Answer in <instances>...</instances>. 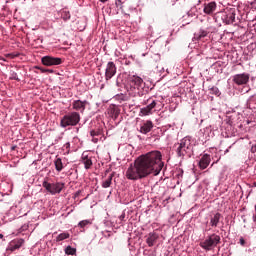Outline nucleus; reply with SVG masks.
<instances>
[{
  "mask_svg": "<svg viewBox=\"0 0 256 256\" xmlns=\"http://www.w3.org/2000/svg\"><path fill=\"white\" fill-rule=\"evenodd\" d=\"M159 151H151L139 156L134 164H131L126 171V179L129 181H139L149 175L157 176L163 170L164 163Z\"/></svg>",
  "mask_w": 256,
  "mask_h": 256,
  "instance_id": "nucleus-1",
  "label": "nucleus"
},
{
  "mask_svg": "<svg viewBox=\"0 0 256 256\" xmlns=\"http://www.w3.org/2000/svg\"><path fill=\"white\" fill-rule=\"evenodd\" d=\"M128 87L130 89L129 95L135 97V95H139L143 89H145V81L143 78L133 75L128 78Z\"/></svg>",
  "mask_w": 256,
  "mask_h": 256,
  "instance_id": "nucleus-2",
  "label": "nucleus"
},
{
  "mask_svg": "<svg viewBox=\"0 0 256 256\" xmlns=\"http://www.w3.org/2000/svg\"><path fill=\"white\" fill-rule=\"evenodd\" d=\"M81 121V115L78 112H69L64 115L60 121L61 127H75Z\"/></svg>",
  "mask_w": 256,
  "mask_h": 256,
  "instance_id": "nucleus-3",
  "label": "nucleus"
},
{
  "mask_svg": "<svg viewBox=\"0 0 256 256\" xmlns=\"http://www.w3.org/2000/svg\"><path fill=\"white\" fill-rule=\"evenodd\" d=\"M178 147L176 149L178 157H191V153H193V145L191 144V140L189 138H183L180 143L177 144Z\"/></svg>",
  "mask_w": 256,
  "mask_h": 256,
  "instance_id": "nucleus-4",
  "label": "nucleus"
},
{
  "mask_svg": "<svg viewBox=\"0 0 256 256\" xmlns=\"http://www.w3.org/2000/svg\"><path fill=\"white\" fill-rule=\"evenodd\" d=\"M219 243H221V236L211 234L204 241L200 242V247L205 251H211V249H215Z\"/></svg>",
  "mask_w": 256,
  "mask_h": 256,
  "instance_id": "nucleus-5",
  "label": "nucleus"
},
{
  "mask_svg": "<svg viewBox=\"0 0 256 256\" xmlns=\"http://www.w3.org/2000/svg\"><path fill=\"white\" fill-rule=\"evenodd\" d=\"M42 186L51 195H57V193H61V191H63V188L65 187V183H62V182L49 183L47 181H44L42 183Z\"/></svg>",
  "mask_w": 256,
  "mask_h": 256,
  "instance_id": "nucleus-6",
  "label": "nucleus"
},
{
  "mask_svg": "<svg viewBox=\"0 0 256 256\" xmlns=\"http://www.w3.org/2000/svg\"><path fill=\"white\" fill-rule=\"evenodd\" d=\"M41 61L42 65H45L46 67H53V65H61V63H63L61 58L53 56H44Z\"/></svg>",
  "mask_w": 256,
  "mask_h": 256,
  "instance_id": "nucleus-7",
  "label": "nucleus"
},
{
  "mask_svg": "<svg viewBox=\"0 0 256 256\" xmlns=\"http://www.w3.org/2000/svg\"><path fill=\"white\" fill-rule=\"evenodd\" d=\"M117 75V66L114 62H108L105 69V79L106 81H109L110 79H113Z\"/></svg>",
  "mask_w": 256,
  "mask_h": 256,
  "instance_id": "nucleus-8",
  "label": "nucleus"
},
{
  "mask_svg": "<svg viewBox=\"0 0 256 256\" xmlns=\"http://www.w3.org/2000/svg\"><path fill=\"white\" fill-rule=\"evenodd\" d=\"M250 75L247 73L236 74L233 76L232 81L236 85H247L249 83Z\"/></svg>",
  "mask_w": 256,
  "mask_h": 256,
  "instance_id": "nucleus-9",
  "label": "nucleus"
},
{
  "mask_svg": "<svg viewBox=\"0 0 256 256\" xmlns=\"http://www.w3.org/2000/svg\"><path fill=\"white\" fill-rule=\"evenodd\" d=\"M157 107V101L153 100L146 107L140 109L141 117H147V115H153V110Z\"/></svg>",
  "mask_w": 256,
  "mask_h": 256,
  "instance_id": "nucleus-10",
  "label": "nucleus"
},
{
  "mask_svg": "<svg viewBox=\"0 0 256 256\" xmlns=\"http://www.w3.org/2000/svg\"><path fill=\"white\" fill-rule=\"evenodd\" d=\"M23 243H25V240L21 238L12 240L8 245L7 251H10V253H13V251H17V249H21V247H23Z\"/></svg>",
  "mask_w": 256,
  "mask_h": 256,
  "instance_id": "nucleus-11",
  "label": "nucleus"
},
{
  "mask_svg": "<svg viewBox=\"0 0 256 256\" xmlns=\"http://www.w3.org/2000/svg\"><path fill=\"white\" fill-rule=\"evenodd\" d=\"M153 121L151 120H146L145 122L142 123L140 126L139 132L142 133V135H147V133H151L153 129Z\"/></svg>",
  "mask_w": 256,
  "mask_h": 256,
  "instance_id": "nucleus-12",
  "label": "nucleus"
},
{
  "mask_svg": "<svg viewBox=\"0 0 256 256\" xmlns=\"http://www.w3.org/2000/svg\"><path fill=\"white\" fill-rule=\"evenodd\" d=\"M86 105L87 101L74 100L72 103V109H74V111H80L83 113V111H85Z\"/></svg>",
  "mask_w": 256,
  "mask_h": 256,
  "instance_id": "nucleus-13",
  "label": "nucleus"
},
{
  "mask_svg": "<svg viewBox=\"0 0 256 256\" xmlns=\"http://www.w3.org/2000/svg\"><path fill=\"white\" fill-rule=\"evenodd\" d=\"M157 239H159V234L156 232H150L146 238L148 247H153V245L157 243Z\"/></svg>",
  "mask_w": 256,
  "mask_h": 256,
  "instance_id": "nucleus-14",
  "label": "nucleus"
},
{
  "mask_svg": "<svg viewBox=\"0 0 256 256\" xmlns=\"http://www.w3.org/2000/svg\"><path fill=\"white\" fill-rule=\"evenodd\" d=\"M217 10V3L215 2H209L208 4L204 5L203 12L206 15H212Z\"/></svg>",
  "mask_w": 256,
  "mask_h": 256,
  "instance_id": "nucleus-15",
  "label": "nucleus"
},
{
  "mask_svg": "<svg viewBox=\"0 0 256 256\" xmlns=\"http://www.w3.org/2000/svg\"><path fill=\"white\" fill-rule=\"evenodd\" d=\"M209 163H211V156H209V154H204L199 161L200 169H207Z\"/></svg>",
  "mask_w": 256,
  "mask_h": 256,
  "instance_id": "nucleus-16",
  "label": "nucleus"
},
{
  "mask_svg": "<svg viewBox=\"0 0 256 256\" xmlns=\"http://www.w3.org/2000/svg\"><path fill=\"white\" fill-rule=\"evenodd\" d=\"M82 163L85 167V169H91L93 167V160H91V156L86 153V156L82 157Z\"/></svg>",
  "mask_w": 256,
  "mask_h": 256,
  "instance_id": "nucleus-17",
  "label": "nucleus"
},
{
  "mask_svg": "<svg viewBox=\"0 0 256 256\" xmlns=\"http://www.w3.org/2000/svg\"><path fill=\"white\" fill-rule=\"evenodd\" d=\"M219 221H221V213H216L210 218L211 227H217L219 225Z\"/></svg>",
  "mask_w": 256,
  "mask_h": 256,
  "instance_id": "nucleus-18",
  "label": "nucleus"
},
{
  "mask_svg": "<svg viewBox=\"0 0 256 256\" xmlns=\"http://www.w3.org/2000/svg\"><path fill=\"white\" fill-rule=\"evenodd\" d=\"M235 10L230 11L226 15V25H232V23H235Z\"/></svg>",
  "mask_w": 256,
  "mask_h": 256,
  "instance_id": "nucleus-19",
  "label": "nucleus"
},
{
  "mask_svg": "<svg viewBox=\"0 0 256 256\" xmlns=\"http://www.w3.org/2000/svg\"><path fill=\"white\" fill-rule=\"evenodd\" d=\"M54 164L56 171L61 173V171H63V160H61V158H56Z\"/></svg>",
  "mask_w": 256,
  "mask_h": 256,
  "instance_id": "nucleus-20",
  "label": "nucleus"
},
{
  "mask_svg": "<svg viewBox=\"0 0 256 256\" xmlns=\"http://www.w3.org/2000/svg\"><path fill=\"white\" fill-rule=\"evenodd\" d=\"M113 182V174H110L108 178L102 183V187L107 189L111 187V183Z\"/></svg>",
  "mask_w": 256,
  "mask_h": 256,
  "instance_id": "nucleus-21",
  "label": "nucleus"
},
{
  "mask_svg": "<svg viewBox=\"0 0 256 256\" xmlns=\"http://www.w3.org/2000/svg\"><path fill=\"white\" fill-rule=\"evenodd\" d=\"M61 18L63 21H69V19H71V13L67 10H64L61 12Z\"/></svg>",
  "mask_w": 256,
  "mask_h": 256,
  "instance_id": "nucleus-22",
  "label": "nucleus"
},
{
  "mask_svg": "<svg viewBox=\"0 0 256 256\" xmlns=\"http://www.w3.org/2000/svg\"><path fill=\"white\" fill-rule=\"evenodd\" d=\"M70 235L67 232L61 233L57 236L56 241H65V239H69Z\"/></svg>",
  "mask_w": 256,
  "mask_h": 256,
  "instance_id": "nucleus-23",
  "label": "nucleus"
},
{
  "mask_svg": "<svg viewBox=\"0 0 256 256\" xmlns=\"http://www.w3.org/2000/svg\"><path fill=\"white\" fill-rule=\"evenodd\" d=\"M87 225H91V220H82L78 223V227H80V229H85Z\"/></svg>",
  "mask_w": 256,
  "mask_h": 256,
  "instance_id": "nucleus-24",
  "label": "nucleus"
},
{
  "mask_svg": "<svg viewBox=\"0 0 256 256\" xmlns=\"http://www.w3.org/2000/svg\"><path fill=\"white\" fill-rule=\"evenodd\" d=\"M66 255H75L77 253V250L71 246L66 247L65 249Z\"/></svg>",
  "mask_w": 256,
  "mask_h": 256,
  "instance_id": "nucleus-25",
  "label": "nucleus"
},
{
  "mask_svg": "<svg viewBox=\"0 0 256 256\" xmlns=\"http://www.w3.org/2000/svg\"><path fill=\"white\" fill-rule=\"evenodd\" d=\"M195 39H203V37H207V31H200L195 33Z\"/></svg>",
  "mask_w": 256,
  "mask_h": 256,
  "instance_id": "nucleus-26",
  "label": "nucleus"
},
{
  "mask_svg": "<svg viewBox=\"0 0 256 256\" xmlns=\"http://www.w3.org/2000/svg\"><path fill=\"white\" fill-rule=\"evenodd\" d=\"M210 93L211 95H221L219 88H217L216 86H213L212 88H210Z\"/></svg>",
  "mask_w": 256,
  "mask_h": 256,
  "instance_id": "nucleus-27",
  "label": "nucleus"
},
{
  "mask_svg": "<svg viewBox=\"0 0 256 256\" xmlns=\"http://www.w3.org/2000/svg\"><path fill=\"white\" fill-rule=\"evenodd\" d=\"M90 135L91 137H99V135H101V130H92Z\"/></svg>",
  "mask_w": 256,
  "mask_h": 256,
  "instance_id": "nucleus-28",
  "label": "nucleus"
},
{
  "mask_svg": "<svg viewBox=\"0 0 256 256\" xmlns=\"http://www.w3.org/2000/svg\"><path fill=\"white\" fill-rule=\"evenodd\" d=\"M115 5L116 7H120V9H123V2H121V0H116Z\"/></svg>",
  "mask_w": 256,
  "mask_h": 256,
  "instance_id": "nucleus-29",
  "label": "nucleus"
},
{
  "mask_svg": "<svg viewBox=\"0 0 256 256\" xmlns=\"http://www.w3.org/2000/svg\"><path fill=\"white\" fill-rule=\"evenodd\" d=\"M113 113H114V119H117V117H119V113H120L119 110L114 109Z\"/></svg>",
  "mask_w": 256,
  "mask_h": 256,
  "instance_id": "nucleus-30",
  "label": "nucleus"
},
{
  "mask_svg": "<svg viewBox=\"0 0 256 256\" xmlns=\"http://www.w3.org/2000/svg\"><path fill=\"white\" fill-rule=\"evenodd\" d=\"M240 245H242V247H245V239L243 237L240 238Z\"/></svg>",
  "mask_w": 256,
  "mask_h": 256,
  "instance_id": "nucleus-31",
  "label": "nucleus"
},
{
  "mask_svg": "<svg viewBox=\"0 0 256 256\" xmlns=\"http://www.w3.org/2000/svg\"><path fill=\"white\" fill-rule=\"evenodd\" d=\"M71 148V143H66L64 144V149H70Z\"/></svg>",
  "mask_w": 256,
  "mask_h": 256,
  "instance_id": "nucleus-32",
  "label": "nucleus"
},
{
  "mask_svg": "<svg viewBox=\"0 0 256 256\" xmlns=\"http://www.w3.org/2000/svg\"><path fill=\"white\" fill-rule=\"evenodd\" d=\"M53 73V70H42V73Z\"/></svg>",
  "mask_w": 256,
  "mask_h": 256,
  "instance_id": "nucleus-33",
  "label": "nucleus"
},
{
  "mask_svg": "<svg viewBox=\"0 0 256 256\" xmlns=\"http://www.w3.org/2000/svg\"><path fill=\"white\" fill-rule=\"evenodd\" d=\"M93 143H97L99 141V139L95 138V136L92 139Z\"/></svg>",
  "mask_w": 256,
  "mask_h": 256,
  "instance_id": "nucleus-34",
  "label": "nucleus"
},
{
  "mask_svg": "<svg viewBox=\"0 0 256 256\" xmlns=\"http://www.w3.org/2000/svg\"><path fill=\"white\" fill-rule=\"evenodd\" d=\"M124 219H125V214H122V215L120 216V220L123 221Z\"/></svg>",
  "mask_w": 256,
  "mask_h": 256,
  "instance_id": "nucleus-35",
  "label": "nucleus"
},
{
  "mask_svg": "<svg viewBox=\"0 0 256 256\" xmlns=\"http://www.w3.org/2000/svg\"><path fill=\"white\" fill-rule=\"evenodd\" d=\"M101 1V3H105V2H107V0H100Z\"/></svg>",
  "mask_w": 256,
  "mask_h": 256,
  "instance_id": "nucleus-36",
  "label": "nucleus"
},
{
  "mask_svg": "<svg viewBox=\"0 0 256 256\" xmlns=\"http://www.w3.org/2000/svg\"><path fill=\"white\" fill-rule=\"evenodd\" d=\"M0 239H3V234H0Z\"/></svg>",
  "mask_w": 256,
  "mask_h": 256,
  "instance_id": "nucleus-37",
  "label": "nucleus"
}]
</instances>
